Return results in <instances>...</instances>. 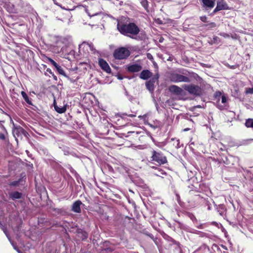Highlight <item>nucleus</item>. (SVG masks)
<instances>
[{"instance_id": "nucleus-15", "label": "nucleus", "mask_w": 253, "mask_h": 253, "mask_svg": "<svg viewBox=\"0 0 253 253\" xmlns=\"http://www.w3.org/2000/svg\"><path fill=\"white\" fill-rule=\"evenodd\" d=\"M153 73L148 70H143L139 75V78L144 80H147L152 77Z\"/></svg>"}, {"instance_id": "nucleus-6", "label": "nucleus", "mask_w": 253, "mask_h": 253, "mask_svg": "<svg viewBox=\"0 0 253 253\" xmlns=\"http://www.w3.org/2000/svg\"><path fill=\"white\" fill-rule=\"evenodd\" d=\"M151 161H155L159 165L164 164L167 162L166 157L161 153L156 151H152Z\"/></svg>"}, {"instance_id": "nucleus-44", "label": "nucleus", "mask_w": 253, "mask_h": 253, "mask_svg": "<svg viewBox=\"0 0 253 253\" xmlns=\"http://www.w3.org/2000/svg\"><path fill=\"white\" fill-rule=\"evenodd\" d=\"M125 94L128 97L129 95L128 94V92L126 90V92H125Z\"/></svg>"}, {"instance_id": "nucleus-32", "label": "nucleus", "mask_w": 253, "mask_h": 253, "mask_svg": "<svg viewBox=\"0 0 253 253\" xmlns=\"http://www.w3.org/2000/svg\"><path fill=\"white\" fill-rule=\"evenodd\" d=\"M220 35L223 36L224 38H227V37L228 38V37H229V35L228 34H226V33H221Z\"/></svg>"}, {"instance_id": "nucleus-22", "label": "nucleus", "mask_w": 253, "mask_h": 253, "mask_svg": "<svg viewBox=\"0 0 253 253\" xmlns=\"http://www.w3.org/2000/svg\"><path fill=\"white\" fill-rule=\"evenodd\" d=\"M84 44H86L87 45H88V47H89L90 49L91 50V51H93V52H95L96 50L94 47L93 43L91 42L88 43L86 42H83V43L79 45V49L81 48V47L82 46H83Z\"/></svg>"}, {"instance_id": "nucleus-16", "label": "nucleus", "mask_w": 253, "mask_h": 253, "mask_svg": "<svg viewBox=\"0 0 253 253\" xmlns=\"http://www.w3.org/2000/svg\"><path fill=\"white\" fill-rule=\"evenodd\" d=\"M82 205V203L81 201H76L73 204L72 211L75 212L80 213L81 212V206Z\"/></svg>"}, {"instance_id": "nucleus-10", "label": "nucleus", "mask_w": 253, "mask_h": 253, "mask_svg": "<svg viewBox=\"0 0 253 253\" xmlns=\"http://www.w3.org/2000/svg\"><path fill=\"white\" fill-rule=\"evenodd\" d=\"M99 65L101 68L107 73H110L111 72V69L109 67L107 62L103 59L100 58L98 61Z\"/></svg>"}, {"instance_id": "nucleus-36", "label": "nucleus", "mask_w": 253, "mask_h": 253, "mask_svg": "<svg viewBox=\"0 0 253 253\" xmlns=\"http://www.w3.org/2000/svg\"><path fill=\"white\" fill-rule=\"evenodd\" d=\"M10 242H11V243L12 245L13 246V247L14 249L15 250H16V251H17L19 253H20V251H19L18 250V249H17V248H16V247L14 245L13 243H12L11 241H10Z\"/></svg>"}, {"instance_id": "nucleus-5", "label": "nucleus", "mask_w": 253, "mask_h": 253, "mask_svg": "<svg viewBox=\"0 0 253 253\" xmlns=\"http://www.w3.org/2000/svg\"><path fill=\"white\" fill-rule=\"evenodd\" d=\"M130 55V51L126 47H120L115 50L113 55L115 59H124Z\"/></svg>"}, {"instance_id": "nucleus-28", "label": "nucleus", "mask_w": 253, "mask_h": 253, "mask_svg": "<svg viewBox=\"0 0 253 253\" xmlns=\"http://www.w3.org/2000/svg\"><path fill=\"white\" fill-rule=\"evenodd\" d=\"M65 77H66L68 80H69L71 83H75L77 79H73L70 78L69 76H68L66 74L65 75H63Z\"/></svg>"}, {"instance_id": "nucleus-46", "label": "nucleus", "mask_w": 253, "mask_h": 253, "mask_svg": "<svg viewBox=\"0 0 253 253\" xmlns=\"http://www.w3.org/2000/svg\"><path fill=\"white\" fill-rule=\"evenodd\" d=\"M128 116H130L131 117H134L135 115H129Z\"/></svg>"}, {"instance_id": "nucleus-17", "label": "nucleus", "mask_w": 253, "mask_h": 253, "mask_svg": "<svg viewBox=\"0 0 253 253\" xmlns=\"http://www.w3.org/2000/svg\"><path fill=\"white\" fill-rule=\"evenodd\" d=\"M72 42L71 37L67 36L65 37H61L59 38L57 42H61L65 45H69Z\"/></svg>"}, {"instance_id": "nucleus-31", "label": "nucleus", "mask_w": 253, "mask_h": 253, "mask_svg": "<svg viewBox=\"0 0 253 253\" xmlns=\"http://www.w3.org/2000/svg\"><path fill=\"white\" fill-rule=\"evenodd\" d=\"M5 139V134L3 133H0V139L4 140Z\"/></svg>"}, {"instance_id": "nucleus-51", "label": "nucleus", "mask_w": 253, "mask_h": 253, "mask_svg": "<svg viewBox=\"0 0 253 253\" xmlns=\"http://www.w3.org/2000/svg\"><path fill=\"white\" fill-rule=\"evenodd\" d=\"M18 128V127H14L15 129H16V128Z\"/></svg>"}, {"instance_id": "nucleus-24", "label": "nucleus", "mask_w": 253, "mask_h": 253, "mask_svg": "<svg viewBox=\"0 0 253 253\" xmlns=\"http://www.w3.org/2000/svg\"><path fill=\"white\" fill-rule=\"evenodd\" d=\"M10 196L13 199H20L21 197V194L18 192H14L10 194Z\"/></svg>"}, {"instance_id": "nucleus-1", "label": "nucleus", "mask_w": 253, "mask_h": 253, "mask_svg": "<svg viewBox=\"0 0 253 253\" xmlns=\"http://www.w3.org/2000/svg\"><path fill=\"white\" fill-rule=\"evenodd\" d=\"M117 30L123 35L131 39L139 41H144L146 37L145 32H141L138 26L133 22L128 23L118 22L117 25Z\"/></svg>"}, {"instance_id": "nucleus-9", "label": "nucleus", "mask_w": 253, "mask_h": 253, "mask_svg": "<svg viewBox=\"0 0 253 253\" xmlns=\"http://www.w3.org/2000/svg\"><path fill=\"white\" fill-rule=\"evenodd\" d=\"M126 71L129 73H137L141 70L142 66L138 64H133L126 66Z\"/></svg>"}, {"instance_id": "nucleus-11", "label": "nucleus", "mask_w": 253, "mask_h": 253, "mask_svg": "<svg viewBox=\"0 0 253 253\" xmlns=\"http://www.w3.org/2000/svg\"><path fill=\"white\" fill-rule=\"evenodd\" d=\"M169 90L171 93L176 95H182L183 92L182 88L176 85H171L169 86Z\"/></svg>"}, {"instance_id": "nucleus-48", "label": "nucleus", "mask_w": 253, "mask_h": 253, "mask_svg": "<svg viewBox=\"0 0 253 253\" xmlns=\"http://www.w3.org/2000/svg\"><path fill=\"white\" fill-rule=\"evenodd\" d=\"M159 41L160 42H163V40L160 39Z\"/></svg>"}, {"instance_id": "nucleus-7", "label": "nucleus", "mask_w": 253, "mask_h": 253, "mask_svg": "<svg viewBox=\"0 0 253 253\" xmlns=\"http://www.w3.org/2000/svg\"><path fill=\"white\" fill-rule=\"evenodd\" d=\"M159 78V75L158 74H157L145 83L146 87L150 92H153L155 89V84L156 83H158Z\"/></svg>"}, {"instance_id": "nucleus-20", "label": "nucleus", "mask_w": 253, "mask_h": 253, "mask_svg": "<svg viewBox=\"0 0 253 253\" xmlns=\"http://www.w3.org/2000/svg\"><path fill=\"white\" fill-rule=\"evenodd\" d=\"M183 28L184 31H188L189 30L194 29V24H189V20H186L183 23Z\"/></svg>"}, {"instance_id": "nucleus-2", "label": "nucleus", "mask_w": 253, "mask_h": 253, "mask_svg": "<svg viewBox=\"0 0 253 253\" xmlns=\"http://www.w3.org/2000/svg\"><path fill=\"white\" fill-rule=\"evenodd\" d=\"M179 73L171 74L169 77L170 80L173 83H190L192 79L198 80L201 78L197 74L194 72H190L184 69L179 71Z\"/></svg>"}, {"instance_id": "nucleus-34", "label": "nucleus", "mask_w": 253, "mask_h": 253, "mask_svg": "<svg viewBox=\"0 0 253 253\" xmlns=\"http://www.w3.org/2000/svg\"><path fill=\"white\" fill-rule=\"evenodd\" d=\"M83 239H85L87 237V234L86 233L84 232L83 234Z\"/></svg>"}, {"instance_id": "nucleus-13", "label": "nucleus", "mask_w": 253, "mask_h": 253, "mask_svg": "<svg viewBox=\"0 0 253 253\" xmlns=\"http://www.w3.org/2000/svg\"><path fill=\"white\" fill-rule=\"evenodd\" d=\"M202 6L207 9H211L214 5L215 0H202Z\"/></svg>"}, {"instance_id": "nucleus-29", "label": "nucleus", "mask_w": 253, "mask_h": 253, "mask_svg": "<svg viewBox=\"0 0 253 253\" xmlns=\"http://www.w3.org/2000/svg\"><path fill=\"white\" fill-rule=\"evenodd\" d=\"M200 20L204 22H207V17L206 16H202L200 17Z\"/></svg>"}, {"instance_id": "nucleus-42", "label": "nucleus", "mask_w": 253, "mask_h": 253, "mask_svg": "<svg viewBox=\"0 0 253 253\" xmlns=\"http://www.w3.org/2000/svg\"><path fill=\"white\" fill-rule=\"evenodd\" d=\"M151 57H152V56L151 55V54H150V53H148V54H147V57H148V58H149V59H150Z\"/></svg>"}, {"instance_id": "nucleus-8", "label": "nucleus", "mask_w": 253, "mask_h": 253, "mask_svg": "<svg viewBox=\"0 0 253 253\" xmlns=\"http://www.w3.org/2000/svg\"><path fill=\"white\" fill-rule=\"evenodd\" d=\"M229 6L223 0H221V1H218L217 2V5L216 7L213 11V13H215L218 11L223 9H228Z\"/></svg>"}, {"instance_id": "nucleus-19", "label": "nucleus", "mask_w": 253, "mask_h": 253, "mask_svg": "<svg viewBox=\"0 0 253 253\" xmlns=\"http://www.w3.org/2000/svg\"><path fill=\"white\" fill-rule=\"evenodd\" d=\"M220 98H221V103L223 104V105L220 104V102L216 104L218 108L222 110L224 109L226 107V103L227 102V97L224 95H223Z\"/></svg>"}, {"instance_id": "nucleus-50", "label": "nucleus", "mask_w": 253, "mask_h": 253, "mask_svg": "<svg viewBox=\"0 0 253 253\" xmlns=\"http://www.w3.org/2000/svg\"><path fill=\"white\" fill-rule=\"evenodd\" d=\"M3 130H4V131H5V128H4V127H3Z\"/></svg>"}, {"instance_id": "nucleus-43", "label": "nucleus", "mask_w": 253, "mask_h": 253, "mask_svg": "<svg viewBox=\"0 0 253 253\" xmlns=\"http://www.w3.org/2000/svg\"><path fill=\"white\" fill-rule=\"evenodd\" d=\"M189 130V128H185V129H184L183 130V131H184V132H185V131H188V130Z\"/></svg>"}, {"instance_id": "nucleus-49", "label": "nucleus", "mask_w": 253, "mask_h": 253, "mask_svg": "<svg viewBox=\"0 0 253 253\" xmlns=\"http://www.w3.org/2000/svg\"><path fill=\"white\" fill-rule=\"evenodd\" d=\"M150 126L152 127V126H154L153 125H150Z\"/></svg>"}, {"instance_id": "nucleus-27", "label": "nucleus", "mask_w": 253, "mask_h": 253, "mask_svg": "<svg viewBox=\"0 0 253 253\" xmlns=\"http://www.w3.org/2000/svg\"><path fill=\"white\" fill-rule=\"evenodd\" d=\"M246 94H253V87L252 88H248L246 89Z\"/></svg>"}, {"instance_id": "nucleus-37", "label": "nucleus", "mask_w": 253, "mask_h": 253, "mask_svg": "<svg viewBox=\"0 0 253 253\" xmlns=\"http://www.w3.org/2000/svg\"><path fill=\"white\" fill-rule=\"evenodd\" d=\"M128 99L130 101H132L133 100V99H134L133 97L132 96H131V95H130L128 96Z\"/></svg>"}, {"instance_id": "nucleus-18", "label": "nucleus", "mask_w": 253, "mask_h": 253, "mask_svg": "<svg viewBox=\"0 0 253 253\" xmlns=\"http://www.w3.org/2000/svg\"><path fill=\"white\" fill-rule=\"evenodd\" d=\"M53 106H54L55 110L59 113H64L66 110V105L58 106L57 105V103H56L55 99L54 100V102H53Z\"/></svg>"}, {"instance_id": "nucleus-23", "label": "nucleus", "mask_w": 253, "mask_h": 253, "mask_svg": "<svg viewBox=\"0 0 253 253\" xmlns=\"http://www.w3.org/2000/svg\"><path fill=\"white\" fill-rule=\"evenodd\" d=\"M222 95L221 92L220 91H217L214 93V97L215 98V100H216V103H219L220 99Z\"/></svg>"}, {"instance_id": "nucleus-38", "label": "nucleus", "mask_w": 253, "mask_h": 253, "mask_svg": "<svg viewBox=\"0 0 253 253\" xmlns=\"http://www.w3.org/2000/svg\"><path fill=\"white\" fill-rule=\"evenodd\" d=\"M156 21H157V23H158L159 24H163V22H162V20H161L160 19H157Z\"/></svg>"}, {"instance_id": "nucleus-3", "label": "nucleus", "mask_w": 253, "mask_h": 253, "mask_svg": "<svg viewBox=\"0 0 253 253\" xmlns=\"http://www.w3.org/2000/svg\"><path fill=\"white\" fill-rule=\"evenodd\" d=\"M182 87L189 94L193 96H200L202 94V89L201 87L198 85L194 84H185L182 86Z\"/></svg>"}, {"instance_id": "nucleus-14", "label": "nucleus", "mask_w": 253, "mask_h": 253, "mask_svg": "<svg viewBox=\"0 0 253 253\" xmlns=\"http://www.w3.org/2000/svg\"><path fill=\"white\" fill-rule=\"evenodd\" d=\"M48 61L55 68L58 73L62 75H65V72L63 69L50 58H48Z\"/></svg>"}, {"instance_id": "nucleus-40", "label": "nucleus", "mask_w": 253, "mask_h": 253, "mask_svg": "<svg viewBox=\"0 0 253 253\" xmlns=\"http://www.w3.org/2000/svg\"><path fill=\"white\" fill-rule=\"evenodd\" d=\"M52 76H53V79L55 80V81H57V78L56 76H55L53 74H52Z\"/></svg>"}, {"instance_id": "nucleus-41", "label": "nucleus", "mask_w": 253, "mask_h": 253, "mask_svg": "<svg viewBox=\"0 0 253 253\" xmlns=\"http://www.w3.org/2000/svg\"><path fill=\"white\" fill-rule=\"evenodd\" d=\"M3 231L4 232V233L5 234L6 236H7V237L8 238V239H9V240L10 241V240L7 234L6 233V231L5 230H3Z\"/></svg>"}, {"instance_id": "nucleus-25", "label": "nucleus", "mask_w": 253, "mask_h": 253, "mask_svg": "<svg viewBox=\"0 0 253 253\" xmlns=\"http://www.w3.org/2000/svg\"><path fill=\"white\" fill-rule=\"evenodd\" d=\"M246 126H253V119H248L245 123Z\"/></svg>"}, {"instance_id": "nucleus-35", "label": "nucleus", "mask_w": 253, "mask_h": 253, "mask_svg": "<svg viewBox=\"0 0 253 253\" xmlns=\"http://www.w3.org/2000/svg\"><path fill=\"white\" fill-rule=\"evenodd\" d=\"M206 205L208 206V209L209 210H210L211 209V205L210 204L209 202H207Z\"/></svg>"}, {"instance_id": "nucleus-45", "label": "nucleus", "mask_w": 253, "mask_h": 253, "mask_svg": "<svg viewBox=\"0 0 253 253\" xmlns=\"http://www.w3.org/2000/svg\"><path fill=\"white\" fill-rule=\"evenodd\" d=\"M75 52V51L74 50H71L70 52V53L71 54H74V53Z\"/></svg>"}, {"instance_id": "nucleus-39", "label": "nucleus", "mask_w": 253, "mask_h": 253, "mask_svg": "<svg viewBox=\"0 0 253 253\" xmlns=\"http://www.w3.org/2000/svg\"><path fill=\"white\" fill-rule=\"evenodd\" d=\"M46 71L48 72V73H49L50 74H52L53 73L51 72V70L48 68L47 70H46Z\"/></svg>"}, {"instance_id": "nucleus-47", "label": "nucleus", "mask_w": 253, "mask_h": 253, "mask_svg": "<svg viewBox=\"0 0 253 253\" xmlns=\"http://www.w3.org/2000/svg\"><path fill=\"white\" fill-rule=\"evenodd\" d=\"M118 78L119 80H122V79H123V78H122V77H120V76H119Z\"/></svg>"}, {"instance_id": "nucleus-21", "label": "nucleus", "mask_w": 253, "mask_h": 253, "mask_svg": "<svg viewBox=\"0 0 253 253\" xmlns=\"http://www.w3.org/2000/svg\"><path fill=\"white\" fill-rule=\"evenodd\" d=\"M206 28V30H210L216 27V24L214 22H211L210 23L204 24L202 26Z\"/></svg>"}, {"instance_id": "nucleus-12", "label": "nucleus", "mask_w": 253, "mask_h": 253, "mask_svg": "<svg viewBox=\"0 0 253 253\" xmlns=\"http://www.w3.org/2000/svg\"><path fill=\"white\" fill-rule=\"evenodd\" d=\"M21 95L23 97V99L27 102V103L29 105L31 106V107H30V108L32 109H33V110L36 111L37 110H39L38 107L32 104L31 100L30 99L28 95L25 91H21Z\"/></svg>"}, {"instance_id": "nucleus-4", "label": "nucleus", "mask_w": 253, "mask_h": 253, "mask_svg": "<svg viewBox=\"0 0 253 253\" xmlns=\"http://www.w3.org/2000/svg\"><path fill=\"white\" fill-rule=\"evenodd\" d=\"M25 2L22 0H14L13 2L6 3L8 10L11 12H15L17 10L22 8Z\"/></svg>"}, {"instance_id": "nucleus-26", "label": "nucleus", "mask_w": 253, "mask_h": 253, "mask_svg": "<svg viewBox=\"0 0 253 253\" xmlns=\"http://www.w3.org/2000/svg\"><path fill=\"white\" fill-rule=\"evenodd\" d=\"M141 4L142 6L145 8V9L147 10L148 8V3L147 0H141Z\"/></svg>"}, {"instance_id": "nucleus-33", "label": "nucleus", "mask_w": 253, "mask_h": 253, "mask_svg": "<svg viewBox=\"0 0 253 253\" xmlns=\"http://www.w3.org/2000/svg\"><path fill=\"white\" fill-rule=\"evenodd\" d=\"M212 249L213 250H218L219 249L218 246L217 245H213L212 246Z\"/></svg>"}, {"instance_id": "nucleus-30", "label": "nucleus", "mask_w": 253, "mask_h": 253, "mask_svg": "<svg viewBox=\"0 0 253 253\" xmlns=\"http://www.w3.org/2000/svg\"><path fill=\"white\" fill-rule=\"evenodd\" d=\"M139 118H143V119H144V124H145V125H149L148 123H146V118H147V116H146V115H144V116H139Z\"/></svg>"}]
</instances>
